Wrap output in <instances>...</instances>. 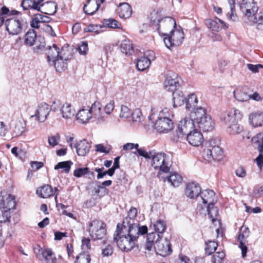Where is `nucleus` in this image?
Returning <instances> with one entry per match:
<instances>
[{"instance_id": "4c0bfd02", "label": "nucleus", "mask_w": 263, "mask_h": 263, "mask_svg": "<svg viewBox=\"0 0 263 263\" xmlns=\"http://www.w3.org/2000/svg\"><path fill=\"white\" fill-rule=\"evenodd\" d=\"M218 22L226 26L224 22H223L222 20L217 17H216L215 20H214L212 19H208L206 20L205 21V24L207 26V27L211 29L212 31L216 32L219 31V30L221 29L220 27L218 24Z\"/></svg>"}, {"instance_id": "69168bd1", "label": "nucleus", "mask_w": 263, "mask_h": 263, "mask_svg": "<svg viewBox=\"0 0 263 263\" xmlns=\"http://www.w3.org/2000/svg\"><path fill=\"white\" fill-rule=\"evenodd\" d=\"M60 140V136L59 133L48 137V143L52 146L54 147L59 144Z\"/></svg>"}, {"instance_id": "4d7b16f0", "label": "nucleus", "mask_w": 263, "mask_h": 263, "mask_svg": "<svg viewBox=\"0 0 263 263\" xmlns=\"http://www.w3.org/2000/svg\"><path fill=\"white\" fill-rule=\"evenodd\" d=\"M228 1L229 5H230V10H231V13L228 14L229 17L230 18V20H231L233 21H235L237 19V16L236 15V13H235V1L234 0H228Z\"/></svg>"}, {"instance_id": "e433bc0d", "label": "nucleus", "mask_w": 263, "mask_h": 263, "mask_svg": "<svg viewBox=\"0 0 263 263\" xmlns=\"http://www.w3.org/2000/svg\"><path fill=\"white\" fill-rule=\"evenodd\" d=\"M36 193L43 198H47L53 195V191L51 185L47 184L37 190Z\"/></svg>"}, {"instance_id": "a19ab883", "label": "nucleus", "mask_w": 263, "mask_h": 263, "mask_svg": "<svg viewBox=\"0 0 263 263\" xmlns=\"http://www.w3.org/2000/svg\"><path fill=\"white\" fill-rule=\"evenodd\" d=\"M235 98L239 102H246L250 99V95L243 89H237L233 92Z\"/></svg>"}, {"instance_id": "5701e85b", "label": "nucleus", "mask_w": 263, "mask_h": 263, "mask_svg": "<svg viewBox=\"0 0 263 263\" xmlns=\"http://www.w3.org/2000/svg\"><path fill=\"white\" fill-rule=\"evenodd\" d=\"M157 30L160 32L161 30L165 28H176V21L171 17H165L161 19H158L156 24Z\"/></svg>"}, {"instance_id": "c03bdc74", "label": "nucleus", "mask_w": 263, "mask_h": 263, "mask_svg": "<svg viewBox=\"0 0 263 263\" xmlns=\"http://www.w3.org/2000/svg\"><path fill=\"white\" fill-rule=\"evenodd\" d=\"M228 125L227 132L230 135L238 134L243 130L242 127L238 124V121H235V123H230Z\"/></svg>"}, {"instance_id": "6e6d98bb", "label": "nucleus", "mask_w": 263, "mask_h": 263, "mask_svg": "<svg viewBox=\"0 0 263 263\" xmlns=\"http://www.w3.org/2000/svg\"><path fill=\"white\" fill-rule=\"evenodd\" d=\"M35 0H23L21 3V6L24 10H35Z\"/></svg>"}, {"instance_id": "0eeeda50", "label": "nucleus", "mask_w": 263, "mask_h": 263, "mask_svg": "<svg viewBox=\"0 0 263 263\" xmlns=\"http://www.w3.org/2000/svg\"><path fill=\"white\" fill-rule=\"evenodd\" d=\"M4 24L6 30L12 35L21 34L27 27V22L21 17H17L6 18Z\"/></svg>"}, {"instance_id": "1a4fd4ad", "label": "nucleus", "mask_w": 263, "mask_h": 263, "mask_svg": "<svg viewBox=\"0 0 263 263\" xmlns=\"http://www.w3.org/2000/svg\"><path fill=\"white\" fill-rule=\"evenodd\" d=\"M163 35L164 43L168 48L180 45L184 39V33L182 29H172L169 34L164 33Z\"/></svg>"}, {"instance_id": "b1692460", "label": "nucleus", "mask_w": 263, "mask_h": 263, "mask_svg": "<svg viewBox=\"0 0 263 263\" xmlns=\"http://www.w3.org/2000/svg\"><path fill=\"white\" fill-rule=\"evenodd\" d=\"M215 198V193L213 190H205L201 191V193L199 196L198 202L202 201L204 204L214 203Z\"/></svg>"}, {"instance_id": "9d476101", "label": "nucleus", "mask_w": 263, "mask_h": 263, "mask_svg": "<svg viewBox=\"0 0 263 263\" xmlns=\"http://www.w3.org/2000/svg\"><path fill=\"white\" fill-rule=\"evenodd\" d=\"M106 224L102 221L94 220L88 225V231L92 239H103L106 235Z\"/></svg>"}, {"instance_id": "052dcab7", "label": "nucleus", "mask_w": 263, "mask_h": 263, "mask_svg": "<svg viewBox=\"0 0 263 263\" xmlns=\"http://www.w3.org/2000/svg\"><path fill=\"white\" fill-rule=\"evenodd\" d=\"M103 25L111 28H119L120 24L118 21L114 19L104 20Z\"/></svg>"}, {"instance_id": "dca6fc26", "label": "nucleus", "mask_w": 263, "mask_h": 263, "mask_svg": "<svg viewBox=\"0 0 263 263\" xmlns=\"http://www.w3.org/2000/svg\"><path fill=\"white\" fill-rule=\"evenodd\" d=\"M41 254H37L36 257L41 260L44 259L46 263H56L57 257L50 248H42L39 250Z\"/></svg>"}, {"instance_id": "bf43d9fd", "label": "nucleus", "mask_w": 263, "mask_h": 263, "mask_svg": "<svg viewBox=\"0 0 263 263\" xmlns=\"http://www.w3.org/2000/svg\"><path fill=\"white\" fill-rule=\"evenodd\" d=\"M102 26L101 25H94V24H90L88 25L84 29V31L86 32H93L97 34L101 32L102 30Z\"/></svg>"}, {"instance_id": "603ef678", "label": "nucleus", "mask_w": 263, "mask_h": 263, "mask_svg": "<svg viewBox=\"0 0 263 263\" xmlns=\"http://www.w3.org/2000/svg\"><path fill=\"white\" fill-rule=\"evenodd\" d=\"M90 255L84 251L77 256L74 263H90Z\"/></svg>"}, {"instance_id": "6ab92c4d", "label": "nucleus", "mask_w": 263, "mask_h": 263, "mask_svg": "<svg viewBox=\"0 0 263 263\" xmlns=\"http://www.w3.org/2000/svg\"><path fill=\"white\" fill-rule=\"evenodd\" d=\"M104 1L105 0H87V3L83 7L84 12L88 15H93Z\"/></svg>"}, {"instance_id": "7ed1b4c3", "label": "nucleus", "mask_w": 263, "mask_h": 263, "mask_svg": "<svg viewBox=\"0 0 263 263\" xmlns=\"http://www.w3.org/2000/svg\"><path fill=\"white\" fill-rule=\"evenodd\" d=\"M152 166L155 170H159L158 177H160L161 173L170 172L172 165L170 157L164 153L153 154Z\"/></svg>"}, {"instance_id": "c85d7f7f", "label": "nucleus", "mask_w": 263, "mask_h": 263, "mask_svg": "<svg viewBox=\"0 0 263 263\" xmlns=\"http://www.w3.org/2000/svg\"><path fill=\"white\" fill-rule=\"evenodd\" d=\"M47 52L46 54L47 55V61L50 64V62L52 61V60L56 59L58 57H59L61 55V54H60L59 48L58 46L53 44L52 46H48L47 47Z\"/></svg>"}, {"instance_id": "e2e57ef3", "label": "nucleus", "mask_w": 263, "mask_h": 263, "mask_svg": "<svg viewBox=\"0 0 263 263\" xmlns=\"http://www.w3.org/2000/svg\"><path fill=\"white\" fill-rule=\"evenodd\" d=\"M9 12V9L6 6H4L0 9V27H2L6 19V14Z\"/></svg>"}, {"instance_id": "680f3d73", "label": "nucleus", "mask_w": 263, "mask_h": 263, "mask_svg": "<svg viewBox=\"0 0 263 263\" xmlns=\"http://www.w3.org/2000/svg\"><path fill=\"white\" fill-rule=\"evenodd\" d=\"M225 256V253L222 252L215 253L212 257V263H221L222 260Z\"/></svg>"}, {"instance_id": "864d4df0", "label": "nucleus", "mask_w": 263, "mask_h": 263, "mask_svg": "<svg viewBox=\"0 0 263 263\" xmlns=\"http://www.w3.org/2000/svg\"><path fill=\"white\" fill-rule=\"evenodd\" d=\"M10 210L6 209L0 208V223L9 221L10 218Z\"/></svg>"}, {"instance_id": "ea45409f", "label": "nucleus", "mask_w": 263, "mask_h": 263, "mask_svg": "<svg viewBox=\"0 0 263 263\" xmlns=\"http://www.w3.org/2000/svg\"><path fill=\"white\" fill-rule=\"evenodd\" d=\"M174 100V106L177 107L183 105L185 100L182 91H175L172 92Z\"/></svg>"}, {"instance_id": "aec40b11", "label": "nucleus", "mask_w": 263, "mask_h": 263, "mask_svg": "<svg viewBox=\"0 0 263 263\" xmlns=\"http://www.w3.org/2000/svg\"><path fill=\"white\" fill-rule=\"evenodd\" d=\"M3 193L4 192H1L2 199L1 203V208L6 209L10 211L14 209L16 206L14 196L7 194L4 195Z\"/></svg>"}, {"instance_id": "0e129e2a", "label": "nucleus", "mask_w": 263, "mask_h": 263, "mask_svg": "<svg viewBox=\"0 0 263 263\" xmlns=\"http://www.w3.org/2000/svg\"><path fill=\"white\" fill-rule=\"evenodd\" d=\"M78 50L81 54L85 55L88 50L87 42L85 41L80 42L78 45Z\"/></svg>"}, {"instance_id": "a18cd8bd", "label": "nucleus", "mask_w": 263, "mask_h": 263, "mask_svg": "<svg viewBox=\"0 0 263 263\" xmlns=\"http://www.w3.org/2000/svg\"><path fill=\"white\" fill-rule=\"evenodd\" d=\"M186 108L189 110L195 109L198 103V100L196 96L194 93L189 95L188 98H185V100Z\"/></svg>"}, {"instance_id": "393cba45", "label": "nucleus", "mask_w": 263, "mask_h": 263, "mask_svg": "<svg viewBox=\"0 0 263 263\" xmlns=\"http://www.w3.org/2000/svg\"><path fill=\"white\" fill-rule=\"evenodd\" d=\"M209 115L206 113V110L204 108L199 107H197L193 111L191 112L190 118L196 124V123Z\"/></svg>"}, {"instance_id": "f3484780", "label": "nucleus", "mask_w": 263, "mask_h": 263, "mask_svg": "<svg viewBox=\"0 0 263 263\" xmlns=\"http://www.w3.org/2000/svg\"><path fill=\"white\" fill-rule=\"evenodd\" d=\"M200 193L201 187L198 183L191 182L186 184L185 194L188 198H196L198 200Z\"/></svg>"}, {"instance_id": "473e14b6", "label": "nucleus", "mask_w": 263, "mask_h": 263, "mask_svg": "<svg viewBox=\"0 0 263 263\" xmlns=\"http://www.w3.org/2000/svg\"><path fill=\"white\" fill-rule=\"evenodd\" d=\"M24 44L27 46H32L37 39L36 33L33 29H29L24 36Z\"/></svg>"}, {"instance_id": "20e7f679", "label": "nucleus", "mask_w": 263, "mask_h": 263, "mask_svg": "<svg viewBox=\"0 0 263 263\" xmlns=\"http://www.w3.org/2000/svg\"><path fill=\"white\" fill-rule=\"evenodd\" d=\"M171 117L173 115L167 108L162 109L159 114L155 124V128L160 133H166L171 130L174 127V122Z\"/></svg>"}, {"instance_id": "8fccbe9b", "label": "nucleus", "mask_w": 263, "mask_h": 263, "mask_svg": "<svg viewBox=\"0 0 263 263\" xmlns=\"http://www.w3.org/2000/svg\"><path fill=\"white\" fill-rule=\"evenodd\" d=\"M72 163L70 161H66L59 162L54 166V170H57L59 168L63 169V172L66 173H69Z\"/></svg>"}, {"instance_id": "423d86ee", "label": "nucleus", "mask_w": 263, "mask_h": 263, "mask_svg": "<svg viewBox=\"0 0 263 263\" xmlns=\"http://www.w3.org/2000/svg\"><path fill=\"white\" fill-rule=\"evenodd\" d=\"M241 11L245 14V19L247 18L248 23L257 24L259 21L258 14L256 13L258 7L254 0H242L240 5Z\"/></svg>"}, {"instance_id": "de8ad7c7", "label": "nucleus", "mask_w": 263, "mask_h": 263, "mask_svg": "<svg viewBox=\"0 0 263 263\" xmlns=\"http://www.w3.org/2000/svg\"><path fill=\"white\" fill-rule=\"evenodd\" d=\"M156 234L155 233H149L147 234L146 243L145 245V249L148 251H151L153 246H154V242L156 239Z\"/></svg>"}, {"instance_id": "3c124183", "label": "nucleus", "mask_w": 263, "mask_h": 263, "mask_svg": "<svg viewBox=\"0 0 263 263\" xmlns=\"http://www.w3.org/2000/svg\"><path fill=\"white\" fill-rule=\"evenodd\" d=\"M105 247L102 249V255L103 257H108L111 255L114 252L113 247L108 243L107 240L103 241Z\"/></svg>"}, {"instance_id": "774afa93", "label": "nucleus", "mask_w": 263, "mask_h": 263, "mask_svg": "<svg viewBox=\"0 0 263 263\" xmlns=\"http://www.w3.org/2000/svg\"><path fill=\"white\" fill-rule=\"evenodd\" d=\"M132 113L130 109L125 105H122L121 107V113L120 114V117L121 118H124L127 119L130 118L131 116Z\"/></svg>"}, {"instance_id": "9b49d317", "label": "nucleus", "mask_w": 263, "mask_h": 263, "mask_svg": "<svg viewBox=\"0 0 263 263\" xmlns=\"http://www.w3.org/2000/svg\"><path fill=\"white\" fill-rule=\"evenodd\" d=\"M213 144H215V140L209 141L206 144L209 145L203 152L204 158L209 161L212 160L219 161L222 157L223 153L221 148L219 146L213 145Z\"/></svg>"}, {"instance_id": "f704fd0d", "label": "nucleus", "mask_w": 263, "mask_h": 263, "mask_svg": "<svg viewBox=\"0 0 263 263\" xmlns=\"http://www.w3.org/2000/svg\"><path fill=\"white\" fill-rule=\"evenodd\" d=\"M207 211L209 218L213 223L218 222L219 223V220L217 219L219 214V210L217 207L215 206L214 203L209 204L207 206Z\"/></svg>"}, {"instance_id": "f257e3e1", "label": "nucleus", "mask_w": 263, "mask_h": 263, "mask_svg": "<svg viewBox=\"0 0 263 263\" xmlns=\"http://www.w3.org/2000/svg\"><path fill=\"white\" fill-rule=\"evenodd\" d=\"M77 121L82 124H86L93 119L97 123L105 121L106 116L102 111V105L100 102L95 101L90 107L82 108L76 114Z\"/></svg>"}, {"instance_id": "39448f33", "label": "nucleus", "mask_w": 263, "mask_h": 263, "mask_svg": "<svg viewBox=\"0 0 263 263\" xmlns=\"http://www.w3.org/2000/svg\"><path fill=\"white\" fill-rule=\"evenodd\" d=\"M196 125L191 118H184L179 122L176 130V135L172 137V140L177 142L183 139L196 128Z\"/></svg>"}, {"instance_id": "bb28decb", "label": "nucleus", "mask_w": 263, "mask_h": 263, "mask_svg": "<svg viewBox=\"0 0 263 263\" xmlns=\"http://www.w3.org/2000/svg\"><path fill=\"white\" fill-rule=\"evenodd\" d=\"M250 123L255 127L263 125V112L257 111L249 116Z\"/></svg>"}, {"instance_id": "c9c22d12", "label": "nucleus", "mask_w": 263, "mask_h": 263, "mask_svg": "<svg viewBox=\"0 0 263 263\" xmlns=\"http://www.w3.org/2000/svg\"><path fill=\"white\" fill-rule=\"evenodd\" d=\"M120 47L121 52L126 55H130L134 52L133 44L127 39L121 41Z\"/></svg>"}, {"instance_id": "37998d69", "label": "nucleus", "mask_w": 263, "mask_h": 263, "mask_svg": "<svg viewBox=\"0 0 263 263\" xmlns=\"http://www.w3.org/2000/svg\"><path fill=\"white\" fill-rule=\"evenodd\" d=\"M151 63L149 60L144 56L137 60L136 66L138 70L143 71L149 67Z\"/></svg>"}, {"instance_id": "a211bd4d", "label": "nucleus", "mask_w": 263, "mask_h": 263, "mask_svg": "<svg viewBox=\"0 0 263 263\" xmlns=\"http://www.w3.org/2000/svg\"><path fill=\"white\" fill-rule=\"evenodd\" d=\"M184 139H186L189 143L194 146L200 145L204 140L202 134L197 129L194 130L193 132L185 137Z\"/></svg>"}, {"instance_id": "6e6552de", "label": "nucleus", "mask_w": 263, "mask_h": 263, "mask_svg": "<svg viewBox=\"0 0 263 263\" xmlns=\"http://www.w3.org/2000/svg\"><path fill=\"white\" fill-rule=\"evenodd\" d=\"M50 111L49 105L43 102L39 104L36 107L34 115L30 116L29 121L33 128H35L40 122H44Z\"/></svg>"}, {"instance_id": "13d9d810", "label": "nucleus", "mask_w": 263, "mask_h": 263, "mask_svg": "<svg viewBox=\"0 0 263 263\" xmlns=\"http://www.w3.org/2000/svg\"><path fill=\"white\" fill-rule=\"evenodd\" d=\"M40 18V14L37 13L34 15L30 23V25L32 28L37 29L41 27L42 23Z\"/></svg>"}, {"instance_id": "5fc2aeb1", "label": "nucleus", "mask_w": 263, "mask_h": 263, "mask_svg": "<svg viewBox=\"0 0 263 263\" xmlns=\"http://www.w3.org/2000/svg\"><path fill=\"white\" fill-rule=\"evenodd\" d=\"M130 117L132 118L133 121L135 122H141L143 120V116L142 115L141 110L137 108L132 113Z\"/></svg>"}, {"instance_id": "f03ea898", "label": "nucleus", "mask_w": 263, "mask_h": 263, "mask_svg": "<svg viewBox=\"0 0 263 263\" xmlns=\"http://www.w3.org/2000/svg\"><path fill=\"white\" fill-rule=\"evenodd\" d=\"M114 241L121 250L125 252L131 251L136 243L126 233V230L120 229L119 223L117 224L116 231L114 235Z\"/></svg>"}, {"instance_id": "f8f14e48", "label": "nucleus", "mask_w": 263, "mask_h": 263, "mask_svg": "<svg viewBox=\"0 0 263 263\" xmlns=\"http://www.w3.org/2000/svg\"><path fill=\"white\" fill-rule=\"evenodd\" d=\"M154 249L157 254L163 256L168 255L172 252L171 243L167 238H157L154 244Z\"/></svg>"}, {"instance_id": "2f4dec72", "label": "nucleus", "mask_w": 263, "mask_h": 263, "mask_svg": "<svg viewBox=\"0 0 263 263\" xmlns=\"http://www.w3.org/2000/svg\"><path fill=\"white\" fill-rule=\"evenodd\" d=\"M61 112L62 117L66 119H70L75 115V110L72 108L70 104L66 103L61 107Z\"/></svg>"}, {"instance_id": "cd10ccee", "label": "nucleus", "mask_w": 263, "mask_h": 263, "mask_svg": "<svg viewBox=\"0 0 263 263\" xmlns=\"http://www.w3.org/2000/svg\"><path fill=\"white\" fill-rule=\"evenodd\" d=\"M78 155L85 156L89 152L90 145L86 140L80 141L75 146Z\"/></svg>"}, {"instance_id": "72a5a7b5", "label": "nucleus", "mask_w": 263, "mask_h": 263, "mask_svg": "<svg viewBox=\"0 0 263 263\" xmlns=\"http://www.w3.org/2000/svg\"><path fill=\"white\" fill-rule=\"evenodd\" d=\"M73 175L77 178H80L83 176L91 179V177H93L94 173L91 172L89 168L87 167H79L74 170Z\"/></svg>"}, {"instance_id": "4be33fe9", "label": "nucleus", "mask_w": 263, "mask_h": 263, "mask_svg": "<svg viewBox=\"0 0 263 263\" xmlns=\"http://www.w3.org/2000/svg\"><path fill=\"white\" fill-rule=\"evenodd\" d=\"M196 125L203 132H206L211 131L214 128V123L212 120L211 116L209 115L196 123Z\"/></svg>"}, {"instance_id": "ddd939ff", "label": "nucleus", "mask_w": 263, "mask_h": 263, "mask_svg": "<svg viewBox=\"0 0 263 263\" xmlns=\"http://www.w3.org/2000/svg\"><path fill=\"white\" fill-rule=\"evenodd\" d=\"M242 117L240 111L236 108H232L229 110H227L222 112L220 115V119L221 122L226 125L232 123H235L240 120Z\"/></svg>"}, {"instance_id": "c756f323", "label": "nucleus", "mask_w": 263, "mask_h": 263, "mask_svg": "<svg viewBox=\"0 0 263 263\" xmlns=\"http://www.w3.org/2000/svg\"><path fill=\"white\" fill-rule=\"evenodd\" d=\"M155 233L156 234V238H161L162 237L163 234L166 229V223L164 220H158L153 224Z\"/></svg>"}, {"instance_id": "412c9836", "label": "nucleus", "mask_w": 263, "mask_h": 263, "mask_svg": "<svg viewBox=\"0 0 263 263\" xmlns=\"http://www.w3.org/2000/svg\"><path fill=\"white\" fill-rule=\"evenodd\" d=\"M176 78V74H173V76L169 75L167 76L164 82V88L166 90L172 92L177 90V88L179 87V83Z\"/></svg>"}, {"instance_id": "09e8293b", "label": "nucleus", "mask_w": 263, "mask_h": 263, "mask_svg": "<svg viewBox=\"0 0 263 263\" xmlns=\"http://www.w3.org/2000/svg\"><path fill=\"white\" fill-rule=\"evenodd\" d=\"M218 244L216 241L209 240L205 242V252L208 255L214 253L216 250Z\"/></svg>"}, {"instance_id": "7c9ffc66", "label": "nucleus", "mask_w": 263, "mask_h": 263, "mask_svg": "<svg viewBox=\"0 0 263 263\" xmlns=\"http://www.w3.org/2000/svg\"><path fill=\"white\" fill-rule=\"evenodd\" d=\"M132 10L130 5L127 3H123L119 6V15L121 18H127L130 16Z\"/></svg>"}, {"instance_id": "49530a36", "label": "nucleus", "mask_w": 263, "mask_h": 263, "mask_svg": "<svg viewBox=\"0 0 263 263\" xmlns=\"http://www.w3.org/2000/svg\"><path fill=\"white\" fill-rule=\"evenodd\" d=\"M252 141L256 144L258 151L260 153H263V132L253 137Z\"/></svg>"}, {"instance_id": "a878e982", "label": "nucleus", "mask_w": 263, "mask_h": 263, "mask_svg": "<svg viewBox=\"0 0 263 263\" xmlns=\"http://www.w3.org/2000/svg\"><path fill=\"white\" fill-rule=\"evenodd\" d=\"M68 58H64L62 55L58 57L56 59L52 60L51 62H50L49 65L50 66H54L57 71L62 72L65 70L67 67V63L66 61Z\"/></svg>"}, {"instance_id": "4468645a", "label": "nucleus", "mask_w": 263, "mask_h": 263, "mask_svg": "<svg viewBox=\"0 0 263 263\" xmlns=\"http://www.w3.org/2000/svg\"><path fill=\"white\" fill-rule=\"evenodd\" d=\"M121 230H126V233L136 242L139 236V226L135 222L129 223L128 219L124 218L123 221Z\"/></svg>"}, {"instance_id": "58836bf2", "label": "nucleus", "mask_w": 263, "mask_h": 263, "mask_svg": "<svg viewBox=\"0 0 263 263\" xmlns=\"http://www.w3.org/2000/svg\"><path fill=\"white\" fill-rule=\"evenodd\" d=\"M42 6H44L43 8L45 11L41 12L44 14L54 15L57 12V5L54 2H45Z\"/></svg>"}, {"instance_id": "338daca9", "label": "nucleus", "mask_w": 263, "mask_h": 263, "mask_svg": "<svg viewBox=\"0 0 263 263\" xmlns=\"http://www.w3.org/2000/svg\"><path fill=\"white\" fill-rule=\"evenodd\" d=\"M137 215V210L136 208L132 207L128 212V215L125 218L128 219L129 223L134 222L135 218Z\"/></svg>"}, {"instance_id": "79ce46f5", "label": "nucleus", "mask_w": 263, "mask_h": 263, "mask_svg": "<svg viewBox=\"0 0 263 263\" xmlns=\"http://www.w3.org/2000/svg\"><path fill=\"white\" fill-rule=\"evenodd\" d=\"M166 178L167 181L174 187L178 186L182 180L181 176L175 172L171 173Z\"/></svg>"}, {"instance_id": "2eb2a0df", "label": "nucleus", "mask_w": 263, "mask_h": 263, "mask_svg": "<svg viewBox=\"0 0 263 263\" xmlns=\"http://www.w3.org/2000/svg\"><path fill=\"white\" fill-rule=\"evenodd\" d=\"M250 231L249 228L245 226H242L239 229V234L237 237V240L239 242V248L241 250L242 256L245 257L247 252V247L246 245L247 239L249 236Z\"/></svg>"}]
</instances>
